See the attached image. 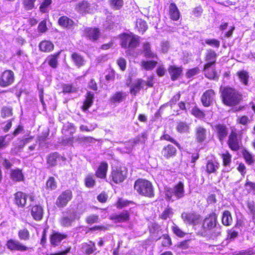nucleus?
<instances>
[{
    "label": "nucleus",
    "instance_id": "nucleus-39",
    "mask_svg": "<svg viewBox=\"0 0 255 255\" xmlns=\"http://www.w3.org/2000/svg\"><path fill=\"white\" fill-rule=\"evenodd\" d=\"M136 27L138 30L142 33H144L147 29L146 22L141 19L136 20Z\"/></svg>",
    "mask_w": 255,
    "mask_h": 255
},
{
    "label": "nucleus",
    "instance_id": "nucleus-12",
    "mask_svg": "<svg viewBox=\"0 0 255 255\" xmlns=\"http://www.w3.org/2000/svg\"><path fill=\"white\" fill-rule=\"evenodd\" d=\"M214 129L219 140L221 142H223L228 134V128L225 125L218 124L214 126Z\"/></svg>",
    "mask_w": 255,
    "mask_h": 255
},
{
    "label": "nucleus",
    "instance_id": "nucleus-18",
    "mask_svg": "<svg viewBox=\"0 0 255 255\" xmlns=\"http://www.w3.org/2000/svg\"><path fill=\"white\" fill-rule=\"evenodd\" d=\"M145 81L141 79H137L130 87V92L131 94L135 95L141 89L144 88Z\"/></svg>",
    "mask_w": 255,
    "mask_h": 255
},
{
    "label": "nucleus",
    "instance_id": "nucleus-25",
    "mask_svg": "<svg viewBox=\"0 0 255 255\" xmlns=\"http://www.w3.org/2000/svg\"><path fill=\"white\" fill-rule=\"evenodd\" d=\"M27 196L24 193L18 192L15 194V202L19 206L23 207L26 202Z\"/></svg>",
    "mask_w": 255,
    "mask_h": 255
},
{
    "label": "nucleus",
    "instance_id": "nucleus-17",
    "mask_svg": "<svg viewBox=\"0 0 255 255\" xmlns=\"http://www.w3.org/2000/svg\"><path fill=\"white\" fill-rule=\"evenodd\" d=\"M196 140L198 142L204 141L207 136V130L201 126H198L196 128Z\"/></svg>",
    "mask_w": 255,
    "mask_h": 255
},
{
    "label": "nucleus",
    "instance_id": "nucleus-29",
    "mask_svg": "<svg viewBox=\"0 0 255 255\" xmlns=\"http://www.w3.org/2000/svg\"><path fill=\"white\" fill-rule=\"evenodd\" d=\"M71 58L75 65L78 67L83 66L85 64L84 58L77 53H73L71 55Z\"/></svg>",
    "mask_w": 255,
    "mask_h": 255
},
{
    "label": "nucleus",
    "instance_id": "nucleus-53",
    "mask_svg": "<svg viewBox=\"0 0 255 255\" xmlns=\"http://www.w3.org/2000/svg\"><path fill=\"white\" fill-rule=\"evenodd\" d=\"M173 215V212L171 208H168L165 209L161 215V218L163 220H166L167 218H170Z\"/></svg>",
    "mask_w": 255,
    "mask_h": 255
},
{
    "label": "nucleus",
    "instance_id": "nucleus-27",
    "mask_svg": "<svg viewBox=\"0 0 255 255\" xmlns=\"http://www.w3.org/2000/svg\"><path fill=\"white\" fill-rule=\"evenodd\" d=\"M129 215L128 211H124L119 214L115 215L113 216L112 219L116 222H126L128 221Z\"/></svg>",
    "mask_w": 255,
    "mask_h": 255
},
{
    "label": "nucleus",
    "instance_id": "nucleus-63",
    "mask_svg": "<svg viewBox=\"0 0 255 255\" xmlns=\"http://www.w3.org/2000/svg\"><path fill=\"white\" fill-rule=\"evenodd\" d=\"M117 63L121 69L124 71L126 67V61L125 59L121 58L117 61Z\"/></svg>",
    "mask_w": 255,
    "mask_h": 255
},
{
    "label": "nucleus",
    "instance_id": "nucleus-7",
    "mask_svg": "<svg viewBox=\"0 0 255 255\" xmlns=\"http://www.w3.org/2000/svg\"><path fill=\"white\" fill-rule=\"evenodd\" d=\"M72 198V191L67 190L63 192L57 198L56 204L59 208H63L66 206L67 203Z\"/></svg>",
    "mask_w": 255,
    "mask_h": 255
},
{
    "label": "nucleus",
    "instance_id": "nucleus-31",
    "mask_svg": "<svg viewBox=\"0 0 255 255\" xmlns=\"http://www.w3.org/2000/svg\"><path fill=\"white\" fill-rule=\"evenodd\" d=\"M94 98V95L91 92H88L87 93L86 100L84 101V104L82 106V109L83 111H85L87 110L91 106L93 103Z\"/></svg>",
    "mask_w": 255,
    "mask_h": 255
},
{
    "label": "nucleus",
    "instance_id": "nucleus-58",
    "mask_svg": "<svg viewBox=\"0 0 255 255\" xmlns=\"http://www.w3.org/2000/svg\"><path fill=\"white\" fill-rule=\"evenodd\" d=\"M205 43L210 46L218 48L220 46V42L219 40L215 39H209L205 41Z\"/></svg>",
    "mask_w": 255,
    "mask_h": 255
},
{
    "label": "nucleus",
    "instance_id": "nucleus-41",
    "mask_svg": "<svg viewBox=\"0 0 255 255\" xmlns=\"http://www.w3.org/2000/svg\"><path fill=\"white\" fill-rule=\"evenodd\" d=\"M143 53L145 57L148 58H154L155 54L150 50V45L148 43H145L143 46Z\"/></svg>",
    "mask_w": 255,
    "mask_h": 255
},
{
    "label": "nucleus",
    "instance_id": "nucleus-3",
    "mask_svg": "<svg viewBox=\"0 0 255 255\" xmlns=\"http://www.w3.org/2000/svg\"><path fill=\"white\" fill-rule=\"evenodd\" d=\"M134 188L140 195L148 197H152L154 196L152 185L147 180L137 179L134 183Z\"/></svg>",
    "mask_w": 255,
    "mask_h": 255
},
{
    "label": "nucleus",
    "instance_id": "nucleus-60",
    "mask_svg": "<svg viewBox=\"0 0 255 255\" xmlns=\"http://www.w3.org/2000/svg\"><path fill=\"white\" fill-rule=\"evenodd\" d=\"M130 204H133L132 201H129L127 200H124L123 199H119L117 203V207L118 208H122L127 206L129 205Z\"/></svg>",
    "mask_w": 255,
    "mask_h": 255
},
{
    "label": "nucleus",
    "instance_id": "nucleus-32",
    "mask_svg": "<svg viewBox=\"0 0 255 255\" xmlns=\"http://www.w3.org/2000/svg\"><path fill=\"white\" fill-rule=\"evenodd\" d=\"M222 222L225 226H230L232 224L233 219L231 214L229 211H225L223 212Z\"/></svg>",
    "mask_w": 255,
    "mask_h": 255
},
{
    "label": "nucleus",
    "instance_id": "nucleus-21",
    "mask_svg": "<svg viewBox=\"0 0 255 255\" xmlns=\"http://www.w3.org/2000/svg\"><path fill=\"white\" fill-rule=\"evenodd\" d=\"M169 14L170 18L173 20H177L180 17V12L176 4L171 3L169 7Z\"/></svg>",
    "mask_w": 255,
    "mask_h": 255
},
{
    "label": "nucleus",
    "instance_id": "nucleus-56",
    "mask_svg": "<svg viewBox=\"0 0 255 255\" xmlns=\"http://www.w3.org/2000/svg\"><path fill=\"white\" fill-rule=\"evenodd\" d=\"M173 232L177 236L179 237H183L185 233L176 225H174L172 227Z\"/></svg>",
    "mask_w": 255,
    "mask_h": 255
},
{
    "label": "nucleus",
    "instance_id": "nucleus-38",
    "mask_svg": "<svg viewBox=\"0 0 255 255\" xmlns=\"http://www.w3.org/2000/svg\"><path fill=\"white\" fill-rule=\"evenodd\" d=\"M150 232L154 235L155 237L158 239L160 238V235L161 234L160 226L156 223H153L150 228Z\"/></svg>",
    "mask_w": 255,
    "mask_h": 255
},
{
    "label": "nucleus",
    "instance_id": "nucleus-20",
    "mask_svg": "<svg viewBox=\"0 0 255 255\" xmlns=\"http://www.w3.org/2000/svg\"><path fill=\"white\" fill-rule=\"evenodd\" d=\"M182 69L181 67L175 66H170L168 68V72L173 81L177 80L181 74Z\"/></svg>",
    "mask_w": 255,
    "mask_h": 255
},
{
    "label": "nucleus",
    "instance_id": "nucleus-37",
    "mask_svg": "<svg viewBox=\"0 0 255 255\" xmlns=\"http://www.w3.org/2000/svg\"><path fill=\"white\" fill-rule=\"evenodd\" d=\"M52 0H43L39 6V10L42 13L48 12L50 10Z\"/></svg>",
    "mask_w": 255,
    "mask_h": 255
},
{
    "label": "nucleus",
    "instance_id": "nucleus-33",
    "mask_svg": "<svg viewBox=\"0 0 255 255\" xmlns=\"http://www.w3.org/2000/svg\"><path fill=\"white\" fill-rule=\"evenodd\" d=\"M240 82L244 85H248L249 75L248 72L245 70L239 71L237 73Z\"/></svg>",
    "mask_w": 255,
    "mask_h": 255
},
{
    "label": "nucleus",
    "instance_id": "nucleus-47",
    "mask_svg": "<svg viewBox=\"0 0 255 255\" xmlns=\"http://www.w3.org/2000/svg\"><path fill=\"white\" fill-rule=\"evenodd\" d=\"M222 158L223 159V165L224 166H229L231 162L232 156L229 152L226 151L225 153L222 154Z\"/></svg>",
    "mask_w": 255,
    "mask_h": 255
},
{
    "label": "nucleus",
    "instance_id": "nucleus-2",
    "mask_svg": "<svg viewBox=\"0 0 255 255\" xmlns=\"http://www.w3.org/2000/svg\"><path fill=\"white\" fill-rule=\"evenodd\" d=\"M222 96L224 103L228 106H233L239 103L241 95L234 89L225 87L222 89Z\"/></svg>",
    "mask_w": 255,
    "mask_h": 255
},
{
    "label": "nucleus",
    "instance_id": "nucleus-15",
    "mask_svg": "<svg viewBox=\"0 0 255 255\" xmlns=\"http://www.w3.org/2000/svg\"><path fill=\"white\" fill-rule=\"evenodd\" d=\"M181 217L185 222L190 224H195L198 222L199 216L192 213H183Z\"/></svg>",
    "mask_w": 255,
    "mask_h": 255
},
{
    "label": "nucleus",
    "instance_id": "nucleus-23",
    "mask_svg": "<svg viewBox=\"0 0 255 255\" xmlns=\"http://www.w3.org/2000/svg\"><path fill=\"white\" fill-rule=\"evenodd\" d=\"M31 214L34 220L36 221L41 220L43 214L42 207L38 205L33 206L31 209Z\"/></svg>",
    "mask_w": 255,
    "mask_h": 255
},
{
    "label": "nucleus",
    "instance_id": "nucleus-14",
    "mask_svg": "<svg viewBox=\"0 0 255 255\" xmlns=\"http://www.w3.org/2000/svg\"><path fill=\"white\" fill-rule=\"evenodd\" d=\"M215 92L213 90L210 89L205 91L202 97L201 101L205 107L210 106L214 100Z\"/></svg>",
    "mask_w": 255,
    "mask_h": 255
},
{
    "label": "nucleus",
    "instance_id": "nucleus-4",
    "mask_svg": "<svg viewBox=\"0 0 255 255\" xmlns=\"http://www.w3.org/2000/svg\"><path fill=\"white\" fill-rule=\"evenodd\" d=\"M165 196L167 200L174 201L183 198L184 196V184L179 182L172 188L165 189Z\"/></svg>",
    "mask_w": 255,
    "mask_h": 255
},
{
    "label": "nucleus",
    "instance_id": "nucleus-5",
    "mask_svg": "<svg viewBox=\"0 0 255 255\" xmlns=\"http://www.w3.org/2000/svg\"><path fill=\"white\" fill-rule=\"evenodd\" d=\"M121 44L122 47L134 48L139 43L138 37L132 33H124L121 35Z\"/></svg>",
    "mask_w": 255,
    "mask_h": 255
},
{
    "label": "nucleus",
    "instance_id": "nucleus-26",
    "mask_svg": "<svg viewBox=\"0 0 255 255\" xmlns=\"http://www.w3.org/2000/svg\"><path fill=\"white\" fill-rule=\"evenodd\" d=\"M126 97V94L122 92L115 93L110 98V101L113 104L120 103L123 101Z\"/></svg>",
    "mask_w": 255,
    "mask_h": 255
},
{
    "label": "nucleus",
    "instance_id": "nucleus-42",
    "mask_svg": "<svg viewBox=\"0 0 255 255\" xmlns=\"http://www.w3.org/2000/svg\"><path fill=\"white\" fill-rule=\"evenodd\" d=\"M189 129V127L188 125L185 122H181L178 123L176 127L177 130L180 133L188 132Z\"/></svg>",
    "mask_w": 255,
    "mask_h": 255
},
{
    "label": "nucleus",
    "instance_id": "nucleus-22",
    "mask_svg": "<svg viewBox=\"0 0 255 255\" xmlns=\"http://www.w3.org/2000/svg\"><path fill=\"white\" fill-rule=\"evenodd\" d=\"M67 235L58 232L53 233L50 237L51 244L53 246H57L62 240L65 239Z\"/></svg>",
    "mask_w": 255,
    "mask_h": 255
},
{
    "label": "nucleus",
    "instance_id": "nucleus-51",
    "mask_svg": "<svg viewBox=\"0 0 255 255\" xmlns=\"http://www.w3.org/2000/svg\"><path fill=\"white\" fill-rule=\"evenodd\" d=\"M46 187L51 190H54L57 187V184L54 178L50 177L46 182Z\"/></svg>",
    "mask_w": 255,
    "mask_h": 255
},
{
    "label": "nucleus",
    "instance_id": "nucleus-55",
    "mask_svg": "<svg viewBox=\"0 0 255 255\" xmlns=\"http://www.w3.org/2000/svg\"><path fill=\"white\" fill-rule=\"evenodd\" d=\"M3 118L9 117L12 115V109L9 107H3L1 111Z\"/></svg>",
    "mask_w": 255,
    "mask_h": 255
},
{
    "label": "nucleus",
    "instance_id": "nucleus-11",
    "mask_svg": "<svg viewBox=\"0 0 255 255\" xmlns=\"http://www.w3.org/2000/svg\"><path fill=\"white\" fill-rule=\"evenodd\" d=\"M6 246L11 251H18L23 252L27 251L28 248L17 240L10 239L6 243Z\"/></svg>",
    "mask_w": 255,
    "mask_h": 255
},
{
    "label": "nucleus",
    "instance_id": "nucleus-46",
    "mask_svg": "<svg viewBox=\"0 0 255 255\" xmlns=\"http://www.w3.org/2000/svg\"><path fill=\"white\" fill-rule=\"evenodd\" d=\"M243 155L246 161L249 164H252L254 162V159L253 155L248 150H244L243 151Z\"/></svg>",
    "mask_w": 255,
    "mask_h": 255
},
{
    "label": "nucleus",
    "instance_id": "nucleus-9",
    "mask_svg": "<svg viewBox=\"0 0 255 255\" xmlns=\"http://www.w3.org/2000/svg\"><path fill=\"white\" fill-rule=\"evenodd\" d=\"M14 81V73L11 70L4 71L0 79V85L1 87H7L11 85Z\"/></svg>",
    "mask_w": 255,
    "mask_h": 255
},
{
    "label": "nucleus",
    "instance_id": "nucleus-1",
    "mask_svg": "<svg viewBox=\"0 0 255 255\" xmlns=\"http://www.w3.org/2000/svg\"><path fill=\"white\" fill-rule=\"evenodd\" d=\"M217 217L215 214H210L204 220L203 229L205 235H208L214 239L220 235L221 233V226L217 224Z\"/></svg>",
    "mask_w": 255,
    "mask_h": 255
},
{
    "label": "nucleus",
    "instance_id": "nucleus-13",
    "mask_svg": "<svg viewBox=\"0 0 255 255\" xmlns=\"http://www.w3.org/2000/svg\"><path fill=\"white\" fill-rule=\"evenodd\" d=\"M217 54L212 50L209 49L207 51L205 56V60L207 63L205 65L204 70L206 72L207 70L213 65H214L216 60Z\"/></svg>",
    "mask_w": 255,
    "mask_h": 255
},
{
    "label": "nucleus",
    "instance_id": "nucleus-62",
    "mask_svg": "<svg viewBox=\"0 0 255 255\" xmlns=\"http://www.w3.org/2000/svg\"><path fill=\"white\" fill-rule=\"evenodd\" d=\"M91 245H88L87 246L85 250V253L88 255L92 254L96 250L95 244L92 242H91Z\"/></svg>",
    "mask_w": 255,
    "mask_h": 255
},
{
    "label": "nucleus",
    "instance_id": "nucleus-35",
    "mask_svg": "<svg viewBox=\"0 0 255 255\" xmlns=\"http://www.w3.org/2000/svg\"><path fill=\"white\" fill-rule=\"evenodd\" d=\"M76 9L81 13H85L89 12V4L87 1H82L76 5Z\"/></svg>",
    "mask_w": 255,
    "mask_h": 255
},
{
    "label": "nucleus",
    "instance_id": "nucleus-59",
    "mask_svg": "<svg viewBox=\"0 0 255 255\" xmlns=\"http://www.w3.org/2000/svg\"><path fill=\"white\" fill-rule=\"evenodd\" d=\"M76 140L80 142H92L94 138L91 136H78Z\"/></svg>",
    "mask_w": 255,
    "mask_h": 255
},
{
    "label": "nucleus",
    "instance_id": "nucleus-54",
    "mask_svg": "<svg viewBox=\"0 0 255 255\" xmlns=\"http://www.w3.org/2000/svg\"><path fill=\"white\" fill-rule=\"evenodd\" d=\"M36 0H23L24 7L28 10L32 9L34 6Z\"/></svg>",
    "mask_w": 255,
    "mask_h": 255
},
{
    "label": "nucleus",
    "instance_id": "nucleus-10",
    "mask_svg": "<svg viewBox=\"0 0 255 255\" xmlns=\"http://www.w3.org/2000/svg\"><path fill=\"white\" fill-rule=\"evenodd\" d=\"M228 144L229 147L234 151L239 149L241 145V139L238 138L237 133L232 131L229 136Z\"/></svg>",
    "mask_w": 255,
    "mask_h": 255
},
{
    "label": "nucleus",
    "instance_id": "nucleus-48",
    "mask_svg": "<svg viewBox=\"0 0 255 255\" xmlns=\"http://www.w3.org/2000/svg\"><path fill=\"white\" fill-rule=\"evenodd\" d=\"M249 213L252 215L253 218H255V202L248 201L247 204Z\"/></svg>",
    "mask_w": 255,
    "mask_h": 255
},
{
    "label": "nucleus",
    "instance_id": "nucleus-8",
    "mask_svg": "<svg viewBox=\"0 0 255 255\" xmlns=\"http://www.w3.org/2000/svg\"><path fill=\"white\" fill-rule=\"evenodd\" d=\"M79 216L77 215L76 211H70L67 215H64L60 220V223L64 227H69L72 225L76 219H79Z\"/></svg>",
    "mask_w": 255,
    "mask_h": 255
},
{
    "label": "nucleus",
    "instance_id": "nucleus-44",
    "mask_svg": "<svg viewBox=\"0 0 255 255\" xmlns=\"http://www.w3.org/2000/svg\"><path fill=\"white\" fill-rule=\"evenodd\" d=\"M250 122L251 120L249 119V117L245 115L238 116L237 119V123L238 124L242 125L246 127L247 126Z\"/></svg>",
    "mask_w": 255,
    "mask_h": 255
},
{
    "label": "nucleus",
    "instance_id": "nucleus-6",
    "mask_svg": "<svg viewBox=\"0 0 255 255\" xmlns=\"http://www.w3.org/2000/svg\"><path fill=\"white\" fill-rule=\"evenodd\" d=\"M127 175V169L124 166L114 167L112 169L111 176L112 180L116 183L123 182Z\"/></svg>",
    "mask_w": 255,
    "mask_h": 255
},
{
    "label": "nucleus",
    "instance_id": "nucleus-40",
    "mask_svg": "<svg viewBox=\"0 0 255 255\" xmlns=\"http://www.w3.org/2000/svg\"><path fill=\"white\" fill-rule=\"evenodd\" d=\"M156 64L157 62L154 61H142L141 62V66L146 70H151L155 67Z\"/></svg>",
    "mask_w": 255,
    "mask_h": 255
},
{
    "label": "nucleus",
    "instance_id": "nucleus-61",
    "mask_svg": "<svg viewBox=\"0 0 255 255\" xmlns=\"http://www.w3.org/2000/svg\"><path fill=\"white\" fill-rule=\"evenodd\" d=\"M98 216L92 215L89 216L86 218V222L88 224H93L95 223H97L98 222Z\"/></svg>",
    "mask_w": 255,
    "mask_h": 255
},
{
    "label": "nucleus",
    "instance_id": "nucleus-57",
    "mask_svg": "<svg viewBox=\"0 0 255 255\" xmlns=\"http://www.w3.org/2000/svg\"><path fill=\"white\" fill-rule=\"evenodd\" d=\"M192 114L194 116L198 118H203L205 117L204 113L196 107H195L192 109Z\"/></svg>",
    "mask_w": 255,
    "mask_h": 255
},
{
    "label": "nucleus",
    "instance_id": "nucleus-64",
    "mask_svg": "<svg viewBox=\"0 0 255 255\" xmlns=\"http://www.w3.org/2000/svg\"><path fill=\"white\" fill-rule=\"evenodd\" d=\"M8 135L0 136V148H3L8 145V142L5 141V138Z\"/></svg>",
    "mask_w": 255,
    "mask_h": 255
},
{
    "label": "nucleus",
    "instance_id": "nucleus-45",
    "mask_svg": "<svg viewBox=\"0 0 255 255\" xmlns=\"http://www.w3.org/2000/svg\"><path fill=\"white\" fill-rule=\"evenodd\" d=\"M85 183L86 187H93L95 184V180L93 175H88L85 179Z\"/></svg>",
    "mask_w": 255,
    "mask_h": 255
},
{
    "label": "nucleus",
    "instance_id": "nucleus-24",
    "mask_svg": "<svg viewBox=\"0 0 255 255\" xmlns=\"http://www.w3.org/2000/svg\"><path fill=\"white\" fill-rule=\"evenodd\" d=\"M58 24L64 28H70L74 24V21L66 16H61L58 21Z\"/></svg>",
    "mask_w": 255,
    "mask_h": 255
},
{
    "label": "nucleus",
    "instance_id": "nucleus-16",
    "mask_svg": "<svg viewBox=\"0 0 255 255\" xmlns=\"http://www.w3.org/2000/svg\"><path fill=\"white\" fill-rule=\"evenodd\" d=\"M108 168V164L106 162H101L96 171V176L98 178L105 179L106 177Z\"/></svg>",
    "mask_w": 255,
    "mask_h": 255
},
{
    "label": "nucleus",
    "instance_id": "nucleus-36",
    "mask_svg": "<svg viewBox=\"0 0 255 255\" xmlns=\"http://www.w3.org/2000/svg\"><path fill=\"white\" fill-rule=\"evenodd\" d=\"M11 178L15 181H21L23 178L21 170L18 169L12 170L11 171Z\"/></svg>",
    "mask_w": 255,
    "mask_h": 255
},
{
    "label": "nucleus",
    "instance_id": "nucleus-49",
    "mask_svg": "<svg viewBox=\"0 0 255 255\" xmlns=\"http://www.w3.org/2000/svg\"><path fill=\"white\" fill-rule=\"evenodd\" d=\"M59 55V53H58L53 55H51L49 57V65L52 68H55L57 66V58Z\"/></svg>",
    "mask_w": 255,
    "mask_h": 255
},
{
    "label": "nucleus",
    "instance_id": "nucleus-43",
    "mask_svg": "<svg viewBox=\"0 0 255 255\" xmlns=\"http://www.w3.org/2000/svg\"><path fill=\"white\" fill-rule=\"evenodd\" d=\"M58 155L56 153L49 155L47 159V163L49 166H53L56 165Z\"/></svg>",
    "mask_w": 255,
    "mask_h": 255
},
{
    "label": "nucleus",
    "instance_id": "nucleus-52",
    "mask_svg": "<svg viewBox=\"0 0 255 255\" xmlns=\"http://www.w3.org/2000/svg\"><path fill=\"white\" fill-rule=\"evenodd\" d=\"M111 6L115 9H120L123 4V0H110Z\"/></svg>",
    "mask_w": 255,
    "mask_h": 255
},
{
    "label": "nucleus",
    "instance_id": "nucleus-50",
    "mask_svg": "<svg viewBox=\"0 0 255 255\" xmlns=\"http://www.w3.org/2000/svg\"><path fill=\"white\" fill-rule=\"evenodd\" d=\"M18 237L21 240L26 241L29 238V233L27 229H24L18 232Z\"/></svg>",
    "mask_w": 255,
    "mask_h": 255
},
{
    "label": "nucleus",
    "instance_id": "nucleus-28",
    "mask_svg": "<svg viewBox=\"0 0 255 255\" xmlns=\"http://www.w3.org/2000/svg\"><path fill=\"white\" fill-rule=\"evenodd\" d=\"M39 48L41 51L49 52L53 49L54 45L50 41L44 40L39 43Z\"/></svg>",
    "mask_w": 255,
    "mask_h": 255
},
{
    "label": "nucleus",
    "instance_id": "nucleus-19",
    "mask_svg": "<svg viewBox=\"0 0 255 255\" xmlns=\"http://www.w3.org/2000/svg\"><path fill=\"white\" fill-rule=\"evenodd\" d=\"M99 30L97 28H86L85 29L86 36L92 40H97L99 37Z\"/></svg>",
    "mask_w": 255,
    "mask_h": 255
},
{
    "label": "nucleus",
    "instance_id": "nucleus-34",
    "mask_svg": "<svg viewBox=\"0 0 255 255\" xmlns=\"http://www.w3.org/2000/svg\"><path fill=\"white\" fill-rule=\"evenodd\" d=\"M219 167V164L216 161L209 160L206 164V171L208 173L215 172Z\"/></svg>",
    "mask_w": 255,
    "mask_h": 255
},
{
    "label": "nucleus",
    "instance_id": "nucleus-30",
    "mask_svg": "<svg viewBox=\"0 0 255 255\" xmlns=\"http://www.w3.org/2000/svg\"><path fill=\"white\" fill-rule=\"evenodd\" d=\"M176 150L175 148L172 145L169 144L165 147L162 151V155L166 158H169L174 156L176 154Z\"/></svg>",
    "mask_w": 255,
    "mask_h": 255
}]
</instances>
